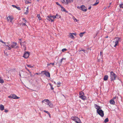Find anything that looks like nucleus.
Segmentation results:
<instances>
[{
	"mask_svg": "<svg viewBox=\"0 0 123 123\" xmlns=\"http://www.w3.org/2000/svg\"><path fill=\"white\" fill-rule=\"evenodd\" d=\"M25 75L26 76H27V75H28L29 74L27 72H25Z\"/></svg>",
	"mask_w": 123,
	"mask_h": 123,
	"instance_id": "41",
	"label": "nucleus"
},
{
	"mask_svg": "<svg viewBox=\"0 0 123 123\" xmlns=\"http://www.w3.org/2000/svg\"><path fill=\"white\" fill-rule=\"evenodd\" d=\"M44 102H46L47 103L49 101L48 99H44Z\"/></svg>",
	"mask_w": 123,
	"mask_h": 123,
	"instance_id": "36",
	"label": "nucleus"
},
{
	"mask_svg": "<svg viewBox=\"0 0 123 123\" xmlns=\"http://www.w3.org/2000/svg\"><path fill=\"white\" fill-rule=\"evenodd\" d=\"M11 47L12 48L14 49H18L19 48V47L17 43L15 42H13L12 45L11 46Z\"/></svg>",
	"mask_w": 123,
	"mask_h": 123,
	"instance_id": "2",
	"label": "nucleus"
},
{
	"mask_svg": "<svg viewBox=\"0 0 123 123\" xmlns=\"http://www.w3.org/2000/svg\"><path fill=\"white\" fill-rule=\"evenodd\" d=\"M4 106L2 105H0V110L1 111H3L4 110Z\"/></svg>",
	"mask_w": 123,
	"mask_h": 123,
	"instance_id": "16",
	"label": "nucleus"
},
{
	"mask_svg": "<svg viewBox=\"0 0 123 123\" xmlns=\"http://www.w3.org/2000/svg\"><path fill=\"white\" fill-rule=\"evenodd\" d=\"M115 39L116 40L115 42V45L114 46V47H116L118 43L121 40V38L118 37H115Z\"/></svg>",
	"mask_w": 123,
	"mask_h": 123,
	"instance_id": "3",
	"label": "nucleus"
},
{
	"mask_svg": "<svg viewBox=\"0 0 123 123\" xmlns=\"http://www.w3.org/2000/svg\"><path fill=\"white\" fill-rule=\"evenodd\" d=\"M56 4L58 5H59L60 6H61V5H60V4H59V3L58 2H56Z\"/></svg>",
	"mask_w": 123,
	"mask_h": 123,
	"instance_id": "44",
	"label": "nucleus"
},
{
	"mask_svg": "<svg viewBox=\"0 0 123 123\" xmlns=\"http://www.w3.org/2000/svg\"><path fill=\"white\" fill-rule=\"evenodd\" d=\"M22 42L23 43V44H25V41H24V42Z\"/></svg>",
	"mask_w": 123,
	"mask_h": 123,
	"instance_id": "57",
	"label": "nucleus"
},
{
	"mask_svg": "<svg viewBox=\"0 0 123 123\" xmlns=\"http://www.w3.org/2000/svg\"><path fill=\"white\" fill-rule=\"evenodd\" d=\"M80 10L84 12H86L87 11L86 7L82 5L81 6Z\"/></svg>",
	"mask_w": 123,
	"mask_h": 123,
	"instance_id": "8",
	"label": "nucleus"
},
{
	"mask_svg": "<svg viewBox=\"0 0 123 123\" xmlns=\"http://www.w3.org/2000/svg\"><path fill=\"white\" fill-rule=\"evenodd\" d=\"M42 102L43 103V102H44V100H43L42 101Z\"/></svg>",
	"mask_w": 123,
	"mask_h": 123,
	"instance_id": "59",
	"label": "nucleus"
},
{
	"mask_svg": "<svg viewBox=\"0 0 123 123\" xmlns=\"http://www.w3.org/2000/svg\"><path fill=\"white\" fill-rule=\"evenodd\" d=\"M61 84V83L60 82H59L57 83L58 85H60Z\"/></svg>",
	"mask_w": 123,
	"mask_h": 123,
	"instance_id": "55",
	"label": "nucleus"
},
{
	"mask_svg": "<svg viewBox=\"0 0 123 123\" xmlns=\"http://www.w3.org/2000/svg\"><path fill=\"white\" fill-rule=\"evenodd\" d=\"M79 96H82L84 95V93L82 92H79Z\"/></svg>",
	"mask_w": 123,
	"mask_h": 123,
	"instance_id": "22",
	"label": "nucleus"
},
{
	"mask_svg": "<svg viewBox=\"0 0 123 123\" xmlns=\"http://www.w3.org/2000/svg\"><path fill=\"white\" fill-rule=\"evenodd\" d=\"M81 51H83V52L85 53L86 52V50H85L84 49H81V50H79V52H80Z\"/></svg>",
	"mask_w": 123,
	"mask_h": 123,
	"instance_id": "31",
	"label": "nucleus"
},
{
	"mask_svg": "<svg viewBox=\"0 0 123 123\" xmlns=\"http://www.w3.org/2000/svg\"><path fill=\"white\" fill-rule=\"evenodd\" d=\"M5 46H6V48L8 47L9 46L8 45H7L6 44H5Z\"/></svg>",
	"mask_w": 123,
	"mask_h": 123,
	"instance_id": "51",
	"label": "nucleus"
},
{
	"mask_svg": "<svg viewBox=\"0 0 123 123\" xmlns=\"http://www.w3.org/2000/svg\"><path fill=\"white\" fill-rule=\"evenodd\" d=\"M110 103L112 105H114L115 103V102L114 100L111 99L110 101Z\"/></svg>",
	"mask_w": 123,
	"mask_h": 123,
	"instance_id": "15",
	"label": "nucleus"
},
{
	"mask_svg": "<svg viewBox=\"0 0 123 123\" xmlns=\"http://www.w3.org/2000/svg\"><path fill=\"white\" fill-rule=\"evenodd\" d=\"M7 19L8 21H10V22H11L13 19V18L11 16H9L7 17Z\"/></svg>",
	"mask_w": 123,
	"mask_h": 123,
	"instance_id": "10",
	"label": "nucleus"
},
{
	"mask_svg": "<svg viewBox=\"0 0 123 123\" xmlns=\"http://www.w3.org/2000/svg\"><path fill=\"white\" fill-rule=\"evenodd\" d=\"M48 16H49L50 18H53V16H52L50 15H48Z\"/></svg>",
	"mask_w": 123,
	"mask_h": 123,
	"instance_id": "45",
	"label": "nucleus"
},
{
	"mask_svg": "<svg viewBox=\"0 0 123 123\" xmlns=\"http://www.w3.org/2000/svg\"><path fill=\"white\" fill-rule=\"evenodd\" d=\"M47 105L50 108H52L53 106V104L50 101L47 103Z\"/></svg>",
	"mask_w": 123,
	"mask_h": 123,
	"instance_id": "12",
	"label": "nucleus"
},
{
	"mask_svg": "<svg viewBox=\"0 0 123 123\" xmlns=\"http://www.w3.org/2000/svg\"><path fill=\"white\" fill-rule=\"evenodd\" d=\"M73 19L74 20V21H75L76 22H77V20L74 16L73 17Z\"/></svg>",
	"mask_w": 123,
	"mask_h": 123,
	"instance_id": "34",
	"label": "nucleus"
},
{
	"mask_svg": "<svg viewBox=\"0 0 123 123\" xmlns=\"http://www.w3.org/2000/svg\"><path fill=\"white\" fill-rule=\"evenodd\" d=\"M110 76L111 81H114L116 80L117 77V75L113 71L110 72Z\"/></svg>",
	"mask_w": 123,
	"mask_h": 123,
	"instance_id": "1",
	"label": "nucleus"
},
{
	"mask_svg": "<svg viewBox=\"0 0 123 123\" xmlns=\"http://www.w3.org/2000/svg\"><path fill=\"white\" fill-rule=\"evenodd\" d=\"M26 10H28V7H27L26 8Z\"/></svg>",
	"mask_w": 123,
	"mask_h": 123,
	"instance_id": "62",
	"label": "nucleus"
},
{
	"mask_svg": "<svg viewBox=\"0 0 123 123\" xmlns=\"http://www.w3.org/2000/svg\"><path fill=\"white\" fill-rule=\"evenodd\" d=\"M44 111L45 113H47V114H48L49 115V116L50 118L51 117V116H50V113L47 111H46L44 110Z\"/></svg>",
	"mask_w": 123,
	"mask_h": 123,
	"instance_id": "23",
	"label": "nucleus"
},
{
	"mask_svg": "<svg viewBox=\"0 0 123 123\" xmlns=\"http://www.w3.org/2000/svg\"><path fill=\"white\" fill-rule=\"evenodd\" d=\"M47 19L49 21H50L51 20V22H53L54 21V20L53 19H52L51 18H50L49 16H47L46 17Z\"/></svg>",
	"mask_w": 123,
	"mask_h": 123,
	"instance_id": "17",
	"label": "nucleus"
},
{
	"mask_svg": "<svg viewBox=\"0 0 123 123\" xmlns=\"http://www.w3.org/2000/svg\"><path fill=\"white\" fill-rule=\"evenodd\" d=\"M29 55V52H27L24 54L23 57L25 58H27L28 57Z\"/></svg>",
	"mask_w": 123,
	"mask_h": 123,
	"instance_id": "9",
	"label": "nucleus"
},
{
	"mask_svg": "<svg viewBox=\"0 0 123 123\" xmlns=\"http://www.w3.org/2000/svg\"><path fill=\"white\" fill-rule=\"evenodd\" d=\"M99 2V1L98 0H97L95 3L93 5V6H96L98 4Z\"/></svg>",
	"mask_w": 123,
	"mask_h": 123,
	"instance_id": "25",
	"label": "nucleus"
},
{
	"mask_svg": "<svg viewBox=\"0 0 123 123\" xmlns=\"http://www.w3.org/2000/svg\"><path fill=\"white\" fill-rule=\"evenodd\" d=\"M42 73L43 72H44V74H45L46 76L47 77H50V75L49 73L48 72H47L46 71H42L41 72Z\"/></svg>",
	"mask_w": 123,
	"mask_h": 123,
	"instance_id": "6",
	"label": "nucleus"
},
{
	"mask_svg": "<svg viewBox=\"0 0 123 123\" xmlns=\"http://www.w3.org/2000/svg\"><path fill=\"white\" fill-rule=\"evenodd\" d=\"M60 7L62 9V11H64L66 12H68L66 11L65 8L63 7L62 6H60Z\"/></svg>",
	"mask_w": 123,
	"mask_h": 123,
	"instance_id": "19",
	"label": "nucleus"
},
{
	"mask_svg": "<svg viewBox=\"0 0 123 123\" xmlns=\"http://www.w3.org/2000/svg\"><path fill=\"white\" fill-rule=\"evenodd\" d=\"M73 34L76 35V34H74V33H70L69 34V37L73 39V38L74 37L73 35Z\"/></svg>",
	"mask_w": 123,
	"mask_h": 123,
	"instance_id": "13",
	"label": "nucleus"
},
{
	"mask_svg": "<svg viewBox=\"0 0 123 123\" xmlns=\"http://www.w3.org/2000/svg\"><path fill=\"white\" fill-rule=\"evenodd\" d=\"M81 6L80 7H79V6H77V8L79 9H81Z\"/></svg>",
	"mask_w": 123,
	"mask_h": 123,
	"instance_id": "50",
	"label": "nucleus"
},
{
	"mask_svg": "<svg viewBox=\"0 0 123 123\" xmlns=\"http://www.w3.org/2000/svg\"><path fill=\"white\" fill-rule=\"evenodd\" d=\"M49 84L51 87V89L52 90H53L54 88L53 87L52 85L51 84Z\"/></svg>",
	"mask_w": 123,
	"mask_h": 123,
	"instance_id": "33",
	"label": "nucleus"
},
{
	"mask_svg": "<svg viewBox=\"0 0 123 123\" xmlns=\"http://www.w3.org/2000/svg\"><path fill=\"white\" fill-rule=\"evenodd\" d=\"M20 44L21 45H22V43H23L22 42H20Z\"/></svg>",
	"mask_w": 123,
	"mask_h": 123,
	"instance_id": "54",
	"label": "nucleus"
},
{
	"mask_svg": "<svg viewBox=\"0 0 123 123\" xmlns=\"http://www.w3.org/2000/svg\"><path fill=\"white\" fill-rule=\"evenodd\" d=\"M108 78V76L107 75H105L104 78L103 79L105 81L107 80Z\"/></svg>",
	"mask_w": 123,
	"mask_h": 123,
	"instance_id": "18",
	"label": "nucleus"
},
{
	"mask_svg": "<svg viewBox=\"0 0 123 123\" xmlns=\"http://www.w3.org/2000/svg\"><path fill=\"white\" fill-rule=\"evenodd\" d=\"M65 2V0H63L62 1V2Z\"/></svg>",
	"mask_w": 123,
	"mask_h": 123,
	"instance_id": "61",
	"label": "nucleus"
},
{
	"mask_svg": "<svg viewBox=\"0 0 123 123\" xmlns=\"http://www.w3.org/2000/svg\"><path fill=\"white\" fill-rule=\"evenodd\" d=\"M9 98H12L14 99H18L19 97H18L15 94H12L8 96Z\"/></svg>",
	"mask_w": 123,
	"mask_h": 123,
	"instance_id": "5",
	"label": "nucleus"
},
{
	"mask_svg": "<svg viewBox=\"0 0 123 123\" xmlns=\"http://www.w3.org/2000/svg\"><path fill=\"white\" fill-rule=\"evenodd\" d=\"M12 6H13L14 7L16 8H17V9H18V10H21V9L19 7H17V6H16L13 5H12Z\"/></svg>",
	"mask_w": 123,
	"mask_h": 123,
	"instance_id": "20",
	"label": "nucleus"
},
{
	"mask_svg": "<svg viewBox=\"0 0 123 123\" xmlns=\"http://www.w3.org/2000/svg\"><path fill=\"white\" fill-rule=\"evenodd\" d=\"M64 59V58H62L61 61H60V62H59V66H61V63H62V61Z\"/></svg>",
	"mask_w": 123,
	"mask_h": 123,
	"instance_id": "27",
	"label": "nucleus"
},
{
	"mask_svg": "<svg viewBox=\"0 0 123 123\" xmlns=\"http://www.w3.org/2000/svg\"><path fill=\"white\" fill-rule=\"evenodd\" d=\"M25 23H24L23 24V25L24 26L26 25V24H25Z\"/></svg>",
	"mask_w": 123,
	"mask_h": 123,
	"instance_id": "52",
	"label": "nucleus"
},
{
	"mask_svg": "<svg viewBox=\"0 0 123 123\" xmlns=\"http://www.w3.org/2000/svg\"><path fill=\"white\" fill-rule=\"evenodd\" d=\"M22 19L23 20H25V19L24 18H23V19Z\"/></svg>",
	"mask_w": 123,
	"mask_h": 123,
	"instance_id": "60",
	"label": "nucleus"
},
{
	"mask_svg": "<svg viewBox=\"0 0 123 123\" xmlns=\"http://www.w3.org/2000/svg\"><path fill=\"white\" fill-rule=\"evenodd\" d=\"M7 48H8V49L9 50H11V48L10 47H9V46Z\"/></svg>",
	"mask_w": 123,
	"mask_h": 123,
	"instance_id": "47",
	"label": "nucleus"
},
{
	"mask_svg": "<svg viewBox=\"0 0 123 123\" xmlns=\"http://www.w3.org/2000/svg\"><path fill=\"white\" fill-rule=\"evenodd\" d=\"M71 119L75 122L77 121L80 120V119L76 116L72 117H71Z\"/></svg>",
	"mask_w": 123,
	"mask_h": 123,
	"instance_id": "7",
	"label": "nucleus"
},
{
	"mask_svg": "<svg viewBox=\"0 0 123 123\" xmlns=\"http://www.w3.org/2000/svg\"><path fill=\"white\" fill-rule=\"evenodd\" d=\"M27 70L29 72H30V71L29 69H27Z\"/></svg>",
	"mask_w": 123,
	"mask_h": 123,
	"instance_id": "64",
	"label": "nucleus"
},
{
	"mask_svg": "<svg viewBox=\"0 0 123 123\" xmlns=\"http://www.w3.org/2000/svg\"><path fill=\"white\" fill-rule=\"evenodd\" d=\"M98 62H100V60L99 59H98Z\"/></svg>",
	"mask_w": 123,
	"mask_h": 123,
	"instance_id": "58",
	"label": "nucleus"
},
{
	"mask_svg": "<svg viewBox=\"0 0 123 123\" xmlns=\"http://www.w3.org/2000/svg\"><path fill=\"white\" fill-rule=\"evenodd\" d=\"M119 7L120 8H123V4L122 3L121 4H119Z\"/></svg>",
	"mask_w": 123,
	"mask_h": 123,
	"instance_id": "28",
	"label": "nucleus"
},
{
	"mask_svg": "<svg viewBox=\"0 0 123 123\" xmlns=\"http://www.w3.org/2000/svg\"><path fill=\"white\" fill-rule=\"evenodd\" d=\"M102 54H103V52H102L101 51L100 52V55H102Z\"/></svg>",
	"mask_w": 123,
	"mask_h": 123,
	"instance_id": "46",
	"label": "nucleus"
},
{
	"mask_svg": "<svg viewBox=\"0 0 123 123\" xmlns=\"http://www.w3.org/2000/svg\"><path fill=\"white\" fill-rule=\"evenodd\" d=\"M76 122V123H81V121H80V119L78 121H77Z\"/></svg>",
	"mask_w": 123,
	"mask_h": 123,
	"instance_id": "38",
	"label": "nucleus"
},
{
	"mask_svg": "<svg viewBox=\"0 0 123 123\" xmlns=\"http://www.w3.org/2000/svg\"><path fill=\"white\" fill-rule=\"evenodd\" d=\"M57 14L55 16H53V18L54 19H55V18H56V16H57Z\"/></svg>",
	"mask_w": 123,
	"mask_h": 123,
	"instance_id": "39",
	"label": "nucleus"
},
{
	"mask_svg": "<svg viewBox=\"0 0 123 123\" xmlns=\"http://www.w3.org/2000/svg\"><path fill=\"white\" fill-rule=\"evenodd\" d=\"M4 82V81L3 80L1 79L0 77V83H3Z\"/></svg>",
	"mask_w": 123,
	"mask_h": 123,
	"instance_id": "26",
	"label": "nucleus"
},
{
	"mask_svg": "<svg viewBox=\"0 0 123 123\" xmlns=\"http://www.w3.org/2000/svg\"><path fill=\"white\" fill-rule=\"evenodd\" d=\"M8 111L7 110H6V109H5V112H6V113H7Z\"/></svg>",
	"mask_w": 123,
	"mask_h": 123,
	"instance_id": "49",
	"label": "nucleus"
},
{
	"mask_svg": "<svg viewBox=\"0 0 123 123\" xmlns=\"http://www.w3.org/2000/svg\"><path fill=\"white\" fill-rule=\"evenodd\" d=\"M24 21H24L25 22V23H26V22H27V21L26 20H25Z\"/></svg>",
	"mask_w": 123,
	"mask_h": 123,
	"instance_id": "63",
	"label": "nucleus"
},
{
	"mask_svg": "<svg viewBox=\"0 0 123 123\" xmlns=\"http://www.w3.org/2000/svg\"><path fill=\"white\" fill-rule=\"evenodd\" d=\"M91 6H90V7H89L88 8V9H91Z\"/></svg>",
	"mask_w": 123,
	"mask_h": 123,
	"instance_id": "53",
	"label": "nucleus"
},
{
	"mask_svg": "<svg viewBox=\"0 0 123 123\" xmlns=\"http://www.w3.org/2000/svg\"><path fill=\"white\" fill-rule=\"evenodd\" d=\"M66 2L68 4L69 3H71L73 2V0H66Z\"/></svg>",
	"mask_w": 123,
	"mask_h": 123,
	"instance_id": "21",
	"label": "nucleus"
},
{
	"mask_svg": "<svg viewBox=\"0 0 123 123\" xmlns=\"http://www.w3.org/2000/svg\"><path fill=\"white\" fill-rule=\"evenodd\" d=\"M0 42H2V43H6L4 42L3 41H2L1 40H0Z\"/></svg>",
	"mask_w": 123,
	"mask_h": 123,
	"instance_id": "42",
	"label": "nucleus"
},
{
	"mask_svg": "<svg viewBox=\"0 0 123 123\" xmlns=\"http://www.w3.org/2000/svg\"><path fill=\"white\" fill-rule=\"evenodd\" d=\"M94 105L95 108L97 109V111L101 109V108L98 105L96 104H95Z\"/></svg>",
	"mask_w": 123,
	"mask_h": 123,
	"instance_id": "11",
	"label": "nucleus"
},
{
	"mask_svg": "<svg viewBox=\"0 0 123 123\" xmlns=\"http://www.w3.org/2000/svg\"><path fill=\"white\" fill-rule=\"evenodd\" d=\"M52 64V65H54L55 64V63H50L49 64H48V65H50V64Z\"/></svg>",
	"mask_w": 123,
	"mask_h": 123,
	"instance_id": "43",
	"label": "nucleus"
},
{
	"mask_svg": "<svg viewBox=\"0 0 123 123\" xmlns=\"http://www.w3.org/2000/svg\"><path fill=\"white\" fill-rule=\"evenodd\" d=\"M25 44H23V46L24 47H25Z\"/></svg>",
	"mask_w": 123,
	"mask_h": 123,
	"instance_id": "56",
	"label": "nucleus"
},
{
	"mask_svg": "<svg viewBox=\"0 0 123 123\" xmlns=\"http://www.w3.org/2000/svg\"><path fill=\"white\" fill-rule=\"evenodd\" d=\"M85 33V32H82L80 33L79 34V35L80 37H82L83 36V35Z\"/></svg>",
	"mask_w": 123,
	"mask_h": 123,
	"instance_id": "24",
	"label": "nucleus"
},
{
	"mask_svg": "<svg viewBox=\"0 0 123 123\" xmlns=\"http://www.w3.org/2000/svg\"><path fill=\"white\" fill-rule=\"evenodd\" d=\"M108 121V118H107L105 120L104 122L105 123H106Z\"/></svg>",
	"mask_w": 123,
	"mask_h": 123,
	"instance_id": "29",
	"label": "nucleus"
},
{
	"mask_svg": "<svg viewBox=\"0 0 123 123\" xmlns=\"http://www.w3.org/2000/svg\"><path fill=\"white\" fill-rule=\"evenodd\" d=\"M97 113L102 117H103L104 115L103 111L102 110L100 109L97 111Z\"/></svg>",
	"mask_w": 123,
	"mask_h": 123,
	"instance_id": "4",
	"label": "nucleus"
},
{
	"mask_svg": "<svg viewBox=\"0 0 123 123\" xmlns=\"http://www.w3.org/2000/svg\"><path fill=\"white\" fill-rule=\"evenodd\" d=\"M27 66L28 67L30 68H32L33 67V66H32L30 65H27Z\"/></svg>",
	"mask_w": 123,
	"mask_h": 123,
	"instance_id": "35",
	"label": "nucleus"
},
{
	"mask_svg": "<svg viewBox=\"0 0 123 123\" xmlns=\"http://www.w3.org/2000/svg\"><path fill=\"white\" fill-rule=\"evenodd\" d=\"M56 14H57V16H56V18L59 19L61 18V16L59 15L57 13Z\"/></svg>",
	"mask_w": 123,
	"mask_h": 123,
	"instance_id": "32",
	"label": "nucleus"
},
{
	"mask_svg": "<svg viewBox=\"0 0 123 123\" xmlns=\"http://www.w3.org/2000/svg\"><path fill=\"white\" fill-rule=\"evenodd\" d=\"M29 72L30 73V76H31V77L32 75V73L30 72Z\"/></svg>",
	"mask_w": 123,
	"mask_h": 123,
	"instance_id": "48",
	"label": "nucleus"
},
{
	"mask_svg": "<svg viewBox=\"0 0 123 123\" xmlns=\"http://www.w3.org/2000/svg\"><path fill=\"white\" fill-rule=\"evenodd\" d=\"M67 50V49H62V52H64L65 51Z\"/></svg>",
	"mask_w": 123,
	"mask_h": 123,
	"instance_id": "40",
	"label": "nucleus"
},
{
	"mask_svg": "<svg viewBox=\"0 0 123 123\" xmlns=\"http://www.w3.org/2000/svg\"><path fill=\"white\" fill-rule=\"evenodd\" d=\"M28 10H26V12L24 13H25L26 14H27L28 13Z\"/></svg>",
	"mask_w": 123,
	"mask_h": 123,
	"instance_id": "37",
	"label": "nucleus"
},
{
	"mask_svg": "<svg viewBox=\"0 0 123 123\" xmlns=\"http://www.w3.org/2000/svg\"><path fill=\"white\" fill-rule=\"evenodd\" d=\"M79 97L84 100H86V97L84 95L82 96H79Z\"/></svg>",
	"mask_w": 123,
	"mask_h": 123,
	"instance_id": "14",
	"label": "nucleus"
},
{
	"mask_svg": "<svg viewBox=\"0 0 123 123\" xmlns=\"http://www.w3.org/2000/svg\"><path fill=\"white\" fill-rule=\"evenodd\" d=\"M37 17L39 19V20H41V18L40 17V15L39 14H38L37 15Z\"/></svg>",
	"mask_w": 123,
	"mask_h": 123,
	"instance_id": "30",
	"label": "nucleus"
}]
</instances>
